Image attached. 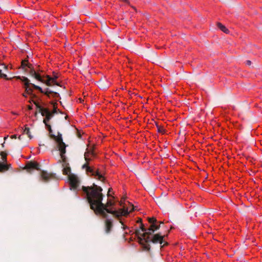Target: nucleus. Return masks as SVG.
Here are the masks:
<instances>
[{
	"mask_svg": "<svg viewBox=\"0 0 262 262\" xmlns=\"http://www.w3.org/2000/svg\"><path fill=\"white\" fill-rule=\"evenodd\" d=\"M82 190L86 195V199L90 204V208L94 211L96 214H99L103 218L108 217L107 213L113 214L119 219L120 216H126L128 214V209L121 208L119 210H112L108 207L115 205L111 200H108L106 204L102 203L103 194L102 188L95 184L91 186H82Z\"/></svg>",
	"mask_w": 262,
	"mask_h": 262,
	"instance_id": "1",
	"label": "nucleus"
},
{
	"mask_svg": "<svg viewBox=\"0 0 262 262\" xmlns=\"http://www.w3.org/2000/svg\"><path fill=\"white\" fill-rule=\"evenodd\" d=\"M14 78L21 80L24 83L25 92L27 94H31L33 92L32 88H34L35 90H38L41 93L45 94L48 97H52L57 98L59 97V94L58 93L53 92L49 88L42 90L41 87L30 83V80L26 77L18 76L14 77Z\"/></svg>",
	"mask_w": 262,
	"mask_h": 262,
	"instance_id": "2",
	"label": "nucleus"
},
{
	"mask_svg": "<svg viewBox=\"0 0 262 262\" xmlns=\"http://www.w3.org/2000/svg\"><path fill=\"white\" fill-rule=\"evenodd\" d=\"M164 235H162L161 233H157L152 234H147L146 236L141 237L139 236V243L142 246L144 250L149 251L150 250V246L148 243L151 242L153 244H163L161 247H163L165 245L168 244L164 239Z\"/></svg>",
	"mask_w": 262,
	"mask_h": 262,
	"instance_id": "3",
	"label": "nucleus"
},
{
	"mask_svg": "<svg viewBox=\"0 0 262 262\" xmlns=\"http://www.w3.org/2000/svg\"><path fill=\"white\" fill-rule=\"evenodd\" d=\"M34 105H35L36 112L35 115H37V113H40L41 115H53L57 113V106L56 102L51 104V106L53 108L52 110H50L47 104L43 102L41 100L36 98L35 100H32Z\"/></svg>",
	"mask_w": 262,
	"mask_h": 262,
	"instance_id": "4",
	"label": "nucleus"
},
{
	"mask_svg": "<svg viewBox=\"0 0 262 262\" xmlns=\"http://www.w3.org/2000/svg\"><path fill=\"white\" fill-rule=\"evenodd\" d=\"M30 75L34 78L36 80L42 83L44 82L45 78V74L43 70L39 66H35L32 67L31 70L29 72Z\"/></svg>",
	"mask_w": 262,
	"mask_h": 262,
	"instance_id": "5",
	"label": "nucleus"
},
{
	"mask_svg": "<svg viewBox=\"0 0 262 262\" xmlns=\"http://www.w3.org/2000/svg\"><path fill=\"white\" fill-rule=\"evenodd\" d=\"M52 76H53L51 77L49 75H46L45 76L46 79H45L43 83H45L49 86H51L53 85L61 86V85L57 81V79L59 78V74L53 71L52 72Z\"/></svg>",
	"mask_w": 262,
	"mask_h": 262,
	"instance_id": "6",
	"label": "nucleus"
},
{
	"mask_svg": "<svg viewBox=\"0 0 262 262\" xmlns=\"http://www.w3.org/2000/svg\"><path fill=\"white\" fill-rule=\"evenodd\" d=\"M158 223H154L152 225H150V227L148 228H146L144 225V224H141L140 225V229L141 231L143 232L142 236H146L147 234H152L155 232V231L159 230L160 228V225H158Z\"/></svg>",
	"mask_w": 262,
	"mask_h": 262,
	"instance_id": "7",
	"label": "nucleus"
},
{
	"mask_svg": "<svg viewBox=\"0 0 262 262\" xmlns=\"http://www.w3.org/2000/svg\"><path fill=\"white\" fill-rule=\"evenodd\" d=\"M53 137L55 139L57 142V147L58 150L60 152V155H63V154H65L66 152V148L67 147V145L63 142L61 134L58 133L57 136L56 137L55 136L53 135Z\"/></svg>",
	"mask_w": 262,
	"mask_h": 262,
	"instance_id": "8",
	"label": "nucleus"
},
{
	"mask_svg": "<svg viewBox=\"0 0 262 262\" xmlns=\"http://www.w3.org/2000/svg\"><path fill=\"white\" fill-rule=\"evenodd\" d=\"M82 168L85 169L86 171L87 172L91 173L92 175L98 176V180L103 181L104 179L102 175L99 173L98 170H95L94 168L89 166L88 163H85L83 164L82 166Z\"/></svg>",
	"mask_w": 262,
	"mask_h": 262,
	"instance_id": "9",
	"label": "nucleus"
},
{
	"mask_svg": "<svg viewBox=\"0 0 262 262\" xmlns=\"http://www.w3.org/2000/svg\"><path fill=\"white\" fill-rule=\"evenodd\" d=\"M61 160L59 161L62 163V166L63 167L62 171L63 174L66 175H69L71 172V168L69 166V163L67 162V158L65 154L63 155H60Z\"/></svg>",
	"mask_w": 262,
	"mask_h": 262,
	"instance_id": "10",
	"label": "nucleus"
},
{
	"mask_svg": "<svg viewBox=\"0 0 262 262\" xmlns=\"http://www.w3.org/2000/svg\"><path fill=\"white\" fill-rule=\"evenodd\" d=\"M69 180L71 186L74 189H76L79 184L78 178L74 174H69Z\"/></svg>",
	"mask_w": 262,
	"mask_h": 262,
	"instance_id": "11",
	"label": "nucleus"
},
{
	"mask_svg": "<svg viewBox=\"0 0 262 262\" xmlns=\"http://www.w3.org/2000/svg\"><path fill=\"white\" fill-rule=\"evenodd\" d=\"M41 178L42 180L47 182L51 179H54L56 178L55 174L52 173H48L46 171L42 170L41 172Z\"/></svg>",
	"mask_w": 262,
	"mask_h": 262,
	"instance_id": "12",
	"label": "nucleus"
},
{
	"mask_svg": "<svg viewBox=\"0 0 262 262\" xmlns=\"http://www.w3.org/2000/svg\"><path fill=\"white\" fill-rule=\"evenodd\" d=\"M40 165L38 163L35 162H30L27 164L25 169L27 170L28 172H31V171L34 169H36L38 170H40L39 168Z\"/></svg>",
	"mask_w": 262,
	"mask_h": 262,
	"instance_id": "13",
	"label": "nucleus"
},
{
	"mask_svg": "<svg viewBox=\"0 0 262 262\" xmlns=\"http://www.w3.org/2000/svg\"><path fill=\"white\" fill-rule=\"evenodd\" d=\"M105 232L106 233H109L113 227V221L111 219L105 218Z\"/></svg>",
	"mask_w": 262,
	"mask_h": 262,
	"instance_id": "14",
	"label": "nucleus"
},
{
	"mask_svg": "<svg viewBox=\"0 0 262 262\" xmlns=\"http://www.w3.org/2000/svg\"><path fill=\"white\" fill-rule=\"evenodd\" d=\"M33 65L30 63H29L28 60L27 59H24L21 61V67L23 69L25 70L26 71H27V69H29V72L31 70L32 68Z\"/></svg>",
	"mask_w": 262,
	"mask_h": 262,
	"instance_id": "15",
	"label": "nucleus"
},
{
	"mask_svg": "<svg viewBox=\"0 0 262 262\" xmlns=\"http://www.w3.org/2000/svg\"><path fill=\"white\" fill-rule=\"evenodd\" d=\"M46 116V117L45 118H44L43 122L45 124L47 127L48 128V130L49 131L50 133H51L52 132V130L51 129V126L49 124L48 122L53 116Z\"/></svg>",
	"mask_w": 262,
	"mask_h": 262,
	"instance_id": "16",
	"label": "nucleus"
},
{
	"mask_svg": "<svg viewBox=\"0 0 262 262\" xmlns=\"http://www.w3.org/2000/svg\"><path fill=\"white\" fill-rule=\"evenodd\" d=\"M124 201V198H122L121 200L120 201V202L119 203L120 205L123 207L122 208H125V209H128V213H129L130 212L134 210V206L133 205L130 204L129 207H126L125 206V205H124V203H123Z\"/></svg>",
	"mask_w": 262,
	"mask_h": 262,
	"instance_id": "17",
	"label": "nucleus"
},
{
	"mask_svg": "<svg viewBox=\"0 0 262 262\" xmlns=\"http://www.w3.org/2000/svg\"><path fill=\"white\" fill-rule=\"evenodd\" d=\"M217 26L224 33L226 34H229L230 33L229 30L221 23H217Z\"/></svg>",
	"mask_w": 262,
	"mask_h": 262,
	"instance_id": "18",
	"label": "nucleus"
},
{
	"mask_svg": "<svg viewBox=\"0 0 262 262\" xmlns=\"http://www.w3.org/2000/svg\"><path fill=\"white\" fill-rule=\"evenodd\" d=\"M10 166V164H5L0 162V172H3L8 170Z\"/></svg>",
	"mask_w": 262,
	"mask_h": 262,
	"instance_id": "19",
	"label": "nucleus"
},
{
	"mask_svg": "<svg viewBox=\"0 0 262 262\" xmlns=\"http://www.w3.org/2000/svg\"><path fill=\"white\" fill-rule=\"evenodd\" d=\"M24 133L26 134V135H27L28 137L30 139H32V138L33 137L31 135V133L30 132V128L27 126V125H25V129L24 130Z\"/></svg>",
	"mask_w": 262,
	"mask_h": 262,
	"instance_id": "20",
	"label": "nucleus"
},
{
	"mask_svg": "<svg viewBox=\"0 0 262 262\" xmlns=\"http://www.w3.org/2000/svg\"><path fill=\"white\" fill-rule=\"evenodd\" d=\"M147 220L148 222L150 224V225H152L154 223H158V221L155 217H148Z\"/></svg>",
	"mask_w": 262,
	"mask_h": 262,
	"instance_id": "21",
	"label": "nucleus"
},
{
	"mask_svg": "<svg viewBox=\"0 0 262 262\" xmlns=\"http://www.w3.org/2000/svg\"><path fill=\"white\" fill-rule=\"evenodd\" d=\"M7 154L5 152H4V151L0 152V155L2 157V159L3 161H4V162L6 161V160H7Z\"/></svg>",
	"mask_w": 262,
	"mask_h": 262,
	"instance_id": "22",
	"label": "nucleus"
},
{
	"mask_svg": "<svg viewBox=\"0 0 262 262\" xmlns=\"http://www.w3.org/2000/svg\"><path fill=\"white\" fill-rule=\"evenodd\" d=\"M89 152H85V154H84V159H85V160L86 161L85 163H88L89 164V161H90L91 160V158H90L89 157Z\"/></svg>",
	"mask_w": 262,
	"mask_h": 262,
	"instance_id": "23",
	"label": "nucleus"
},
{
	"mask_svg": "<svg viewBox=\"0 0 262 262\" xmlns=\"http://www.w3.org/2000/svg\"><path fill=\"white\" fill-rule=\"evenodd\" d=\"M140 230H141L140 228L139 229H136V231H135V234L137 236H138V240H139V236L143 237L142 235L143 234V233H141L140 232Z\"/></svg>",
	"mask_w": 262,
	"mask_h": 262,
	"instance_id": "24",
	"label": "nucleus"
},
{
	"mask_svg": "<svg viewBox=\"0 0 262 262\" xmlns=\"http://www.w3.org/2000/svg\"><path fill=\"white\" fill-rule=\"evenodd\" d=\"M155 123L158 128V132L159 133L163 134L164 133V129H163V128L160 127L157 122H155Z\"/></svg>",
	"mask_w": 262,
	"mask_h": 262,
	"instance_id": "25",
	"label": "nucleus"
},
{
	"mask_svg": "<svg viewBox=\"0 0 262 262\" xmlns=\"http://www.w3.org/2000/svg\"><path fill=\"white\" fill-rule=\"evenodd\" d=\"M0 78H4L6 80H9L10 79L7 77V75L2 73V70L0 69Z\"/></svg>",
	"mask_w": 262,
	"mask_h": 262,
	"instance_id": "26",
	"label": "nucleus"
},
{
	"mask_svg": "<svg viewBox=\"0 0 262 262\" xmlns=\"http://www.w3.org/2000/svg\"><path fill=\"white\" fill-rule=\"evenodd\" d=\"M1 66H2L3 67V68L5 70H7L8 69V66L5 64L4 63H2L1 64Z\"/></svg>",
	"mask_w": 262,
	"mask_h": 262,
	"instance_id": "27",
	"label": "nucleus"
},
{
	"mask_svg": "<svg viewBox=\"0 0 262 262\" xmlns=\"http://www.w3.org/2000/svg\"><path fill=\"white\" fill-rule=\"evenodd\" d=\"M137 222L138 223H140V224H142V219L141 218H139L138 221H137ZM141 225V224H140V225Z\"/></svg>",
	"mask_w": 262,
	"mask_h": 262,
	"instance_id": "28",
	"label": "nucleus"
},
{
	"mask_svg": "<svg viewBox=\"0 0 262 262\" xmlns=\"http://www.w3.org/2000/svg\"><path fill=\"white\" fill-rule=\"evenodd\" d=\"M11 138L12 139H16L17 136H16V135H13L11 136Z\"/></svg>",
	"mask_w": 262,
	"mask_h": 262,
	"instance_id": "29",
	"label": "nucleus"
},
{
	"mask_svg": "<svg viewBox=\"0 0 262 262\" xmlns=\"http://www.w3.org/2000/svg\"><path fill=\"white\" fill-rule=\"evenodd\" d=\"M246 64L248 65H250L251 64V61L250 60H247Z\"/></svg>",
	"mask_w": 262,
	"mask_h": 262,
	"instance_id": "30",
	"label": "nucleus"
},
{
	"mask_svg": "<svg viewBox=\"0 0 262 262\" xmlns=\"http://www.w3.org/2000/svg\"><path fill=\"white\" fill-rule=\"evenodd\" d=\"M77 137H78L79 138H81V134H80L79 132H78V133H77Z\"/></svg>",
	"mask_w": 262,
	"mask_h": 262,
	"instance_id": "31",
	"label": "nucleus"
},
{
	"mask_svg": "<svg viewBox=\"0 0 262 262\" xmlns=\"http://www.w3.org/2000/svg\"><path fill=\"white\" fill-rule=\"evenodd\" d=\"M111 188H110L108 189V193H107V196H110V192H111Z\"/></svg>",
	"mask_w": 262,
	"mask_h": 262,
	"instance_id": "32",
	"label": "nucleus"
},
{
	"mask_svg": "<svg viewBox=\"0 0 262 262\" xmlns=\"http://www.w3.org/2000/svg\"><path fill=\"white\" fill-rule=\"evenodd\" d=\"M158 223H159V225H160V224H163V222H158Z\"/></svg>",
	"mask_w": 262,
	"mask_h": 262,
	"instance_id": "33",
	"label": "nucleus"
},
{
	"mask_svg": "<svg viewBox=\"0 0 262 262\" xmlns=\"http://www.w3.org/2000/svg\"><path fill=\"white\" fill-rule=\"evenodd\" d=\"M18 139L21 140V135H20L19 137H18Z\"/></svg>",
	"mask_w": 262,
	"mask_h": 262,
	"instance_id": "34",
	"label": "nucleus"
},
{
	"mask_svg": "<svg viewBox=\"0 0 262 262\" xmlns=\"http://www.w3.org/2000/svg\"><path fill=\"white\" fill-rule=\"evenodd\" d=\"M123 2H125V3H127L128 2V0H122Z\"/></svg>",
	"mask_w": 262,
	"mask_h": 262,
	"instance_id": "35",
	"label": "nucleus"
},
{
	"mask_svg": "<svg viewBox=\"0 0 262 262\" xmlns=\"http://www.w3.org/2000/svg\"><path fill=\"white\" fill-rule=\"evenodd\" d=\"M23 96L26 97H27V95L25 94H23Z\"/></svg>",
	"mask_w": 262,
	"mask_h": 262,
	"instance_id": "36",
	"label": "nucleus"
},
{
	"mask_svg": "<svg viewBox=\"0 0 262 262\" xmlns=\"http://www.w3.org/2000/svg\"><path fill=\"white\" fill-rule=\"evenodd\" d=\"M7 138H8V137H5L4 138V140H6L7 139Z\"/></svg>",
	"mask_w": 262,
	"mask_h": 262,
	"instance_id": "37",
	"label": "nucleus"
},
{
	"mask_svg": "<svg viewBox=\"0 0 262 262\" xmlns=\"http://www.w3.org/2000/svg\"><path fill=\"white\" fill-rule=\"evenodd\" d=\"M119 117V116H117V118L116 119V120H119L120 119L118 118Z\"/></svg>",
	"mask_w": 262,
	"mask_h": 262,
	"instance_id": "38",
	"label": "nucleus"
},
{
	"mask_svg": "<svg viewBox=\"0 0 262 262\" xmlns=\"http://www.w3.org/2000/svg\"><path fill=\"white\" fill-rule=\"evenodd\" d=\"M4 144H5V142H4V143H3L2 144V146H3V147H4Z\"/></svg>",
	"mask_w": 262,
	"mask_h": 262,
	"instance_id": "39",
	"label": "nucleus"
},
{
	"mask_svg": "<svg viewBox=\"0 0 262 262\" xmlns=\"http://www.w3.org/2000/svg\"><path fill=\"white\" fill-rule=\"evenodd\" d=\"M68 115H66V116H65V118H66V119H67V118H68Z\"/></svg>",
	"mask_w": 262,
	"mask_h": 262,
	"instance_id": "40",
	"label": "nucleus"
},
{
	"mask_svg": "<svg viewBox=\"0 0 262 262\" xmlns=\"http://www.w3.org/2000/svg\"><path fill=\"white\" fill-rule=\"evenodd\" d=\"M120 223H121L122 224V225H123V223L122 222H121V221H120Z\"/></svg>",
	"mask_w": 262,
	"mask_h": 262,
	"instance_id": "41",
	"label": "nucleus"
},
{
	"mask_svg": "<svg viewBox=\"0 0 262 262\" xmlns=\"http://www.w3.org/2000/svg\"><path fill=\"white\" fill-rule=\"evenodd\" d=\"M127 228L126 227H123V229H125V228Z\"/></svg>",
	"mask_w": 262,
	"mask_h": 262,
	"instance_id": "42",
	"label": "nucleus"
},
{
	"mask_svg": "<svg viewBox=\"0 0 262 262\" xmlns=\"http://www.w3.org/2000/svg\"><path fill=\"white\" fill-rule=\"evenodd\" d=\"M92 154L93 155H94V152H92Z\"/></svg>",
	"mask_w": 262,
	"mask_h": 262,
	"instance_id": "43",
	"label": "nucleus"
},
{
	"mask_svg": "<svg viewBox=\"0 0 262 262\" xmlns=\"http://www.w3.org/2000/svg\"><path fill=\"white\" fill-rule=\"evenodd\" d=\"M13 115H17V114H15V113H14V114H13Z\"/></svg>",
	"mask_w": 262,
	"mask_h": 262,
	"instance_id": "44",
	"label": "nucleus"
}]
</instances>
